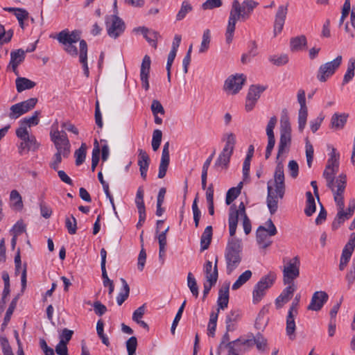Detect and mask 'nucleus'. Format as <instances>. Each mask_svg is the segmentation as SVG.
I'll list each match as a JSON object with an SVG mask.
<instances>
[{"label": "nucleus", "instance_id": "f257e3e1", "mask_svg": "<svg viewBox=\"0 0 355 355\" xmlns=\"http://www.w3.org/2000/svg\"><path fill=\"white\" fill-rule=\"evenodd\" d=\"M56 38L64 46V50L69 55L73 57L79 55V61L83 66L84 74L88 77L89 71L87 64V44L85 40H80V32L65 29L60 31Z\"/></svg>", "mask_w": 355, "mask_h": 355}, {"label": "nucleus", "instance_id": "f03ea898", "mask_svg": "<svg viewBox=\"0 0 355 355\" xmlns=\"http://www.w3.org/2000/svg\"><path fill=\"white\" fill-rule=\"evenodd\" d=\"M258 5L259 3L254 0H244L242 3H240L239 0L232 1L225 33L227 44H230L232 42L237 21L248 19Z\"/></svg>", "mask_w": 355, "mask_h": 355}, {"label": "nucleus", "instance_id": "7ed1b4c3", "mask_svg": "<svg viewBox=\"0 0 355 355\" xmlns=\"http://www.w3.org/2000/svg\"><path fill=\"white\" fill-rule=\"evenodd\" d=\"M284 166L282 162H278L274 173V185L275 187L273 191L270 182L272 180L268 182V195H267V206L271 214H274L278 208V200L283 198L285 193V183H284Z\"/></svg>", "mask_w": 355, "mask_h": 355}, {"label": "nucleus", "instance_id": "20e7f679", "mask_svg": "<svg viewBox=\"0 0 355 355\" xmlns=\"http://www.w3.org/2000/svg\"><path fill=\"white\" fill-rule=\"evenodd\" d=\"M242 248L241 240L236 238L228 240L225 253L227 274H231L239 266L242 259Z\"/></svg>", "mask_w": 355, "mask_h": 355}, {"label": "nucleus", "instance_id": "39448f33", "mask_svg": "<svg viewBox=\"0 0 355 355\" xmlns=\"http://www.w3.org/2000/svg\"><path fill=\"white\" fill-rule=\"evenodd\" d=\"M222 140L225 141V145L216 160L214 166L227 168L236 145V136L232 132H227L223 135Z\"/></svg>", "mask_w": 355, "mask_h": 355}, {"label": "nucleus", "instance_id": "423d86ee", "mask_svg": "<svg viewBox=\"0 0 355 355\" xmlns=\"http://www.w3.org/2000/svg\"><path fill=\"white\" fill-rule=\"evenodd\" d=\"M16 135L21 142L19 145V153L23 155L28 153L29 150L36 151L40 146V143L37 141L35 137L29 134L28 130L24 128H17Z\"/></svg>", "mask_w": 355, "mask_h": 355}, {"label": "nucleus", "instance_id": "0eeeda50", "mask_svg": "<svg viewBox=\"0 0 355 355\" xmlns=\"http://www.w3.org/2000/svg\"><path fill=\"white\" fill-rule=\"evenodd\" d=\"M276 279V275L270 272L267 275L262 277L255 284L252 292V301L254 304L259 302L266 294V291L270 288Z\"/></svg>", "mask_w": 355, "mask_h": 355}, {"label": "nucleus", "instance_id": "6e6552de", "mask_svg": "<svg viewBox=\"0 0 355 355\" xmlns=\"http://www.w3.org/2000/svg\"><path fill=\"white\" fill-rule=\"evenodd\" d=\"M51 140L53 142L56 150H61L64 153H70V143L64 131H60L58 122H55L51 127Z\"/></svg>", "mask_w": 355, "mask_h": 355}, {"label": "nucleus", "instance_id": "1a4fd4ad", "mask_svg": "<svg viewBox=\"0 0 355 355\" xmlns=\"http://www.w3.org/2000/svg\"><path fill=\"white\" fill-rule=\"evenodd\" d=\"M266 225L267 228L260 225L256 232L257 241L259 245H261L262 248L269 247L272 241L268 239V236H275L277 233V228L271 219L266 221Z\"/></svg>", "mask_w": 355, "mask_h": 355}, {"label": "nucleus", "instance_id": "9d476101", "mask_svg": "<svg viewBox=\"0 0 355 355\" xmlns=\"http://www.w3.org/2000/svg\"><path fill=\"white\" fill-rule=\"evenodd\" d=\"M342 61L343 57L339 55L333 60L321 64L317 73V79L321 83L326 82L340 67Z\"/></svg>", "mask_w": 355, "mask_h": 355}, {"label": "nucleus", "instance_id": "9b49d317", "mask_svg": "<svg viewBox=\"0 0 355 355\" xmlns=\"http://www.w3.org/2000/svg\"><path fill=\"white\" fill-rule=\"evenodd\" d=\"M300 261L298 256L290 259L283 268L284 284H291L300 276Z\"/></svg>", "mask_w": 355, "mask_h": 355}, {"label": "nucleus", "instance_id": "f8f14e48", "mask_svg": "<svg viewBox=\"0 0 355 355\" xmlns=\"http://www.w3.org/2000/svg\"><path fill=\"white\" fill-rule=\"evenodd\" d=\"M300 300V295H297L292 304L290 306V309L288 312V315L286 317V334L289 337L290 339L293 340L295 338V317L297 315V307L299 306Z\"/></svg>", "mask_w": 355, "mask_h": 355}, {"label": "nucleus", "instance_id": "ddd939ff", "mask_svg": "<svg viewBox=\"0 0 355 355\" xmlns=\"http://www.w3.org/2000/svg\"><path fill=\"white\" fill-rule=\"evenodd\" d=\"M105 24L108 35L114 39L122 34L125 30L123 21L116 15L107 16Z\"/></svg>", "mask_w": 355, "mask_h": 355}, {"label": "nucleus", "instance_id": "4468645a", "mask_svg": "<svg viewBox=\"0 0 355 355\" xmlns=\"http://www.w3.org/2000/svg\"><path fill=\"white\" fill-rule=\"evenodd\" d=\"M37 102V99L36 98H31L12 105L10 107L9 117L14 119L19 118L22 114L34 108Z\"/></svg>", "mask_w": 355, "mask_h": 355}, {"label": "nucleus", "instance_id": "2eb2a0df", "mask_svg": "<svg viewBox=\"0 0 355 355\" xmlns=\"http://www.w3.org/2000/svg\"><path fill=\"white\" fill-rule=\"evenodd\" d=\"M297 101L300 105L298 112V129L300 132H302L306 126L308 109L306 105L305 92L303 89H300L297 92Z\"/></svg>", "mask_w": 355, "mask_h": 355}, {"label": "nucleus", "instance_id": "dca6fc26", "mask_svg": "<svg viewBox=\"0 0 355 355\" xmlns=\"http://www.w3.org/2000/svg\"><path fill=\"white\" fill-rule=\"evenodd\" d=\"M246 77L243 73L230 76L225 82L224 89L236 94L242 89Z\"/></svg>", "mask_w": 355, "mask_h": 355}, {"label": "nucleus", "instance_id": "f3484780", "mask_svg": "<svg viewBox=\"0 0 355 355\" xmlns=\"http://www.w3.org/2000/svg\"><path fill=\"white\" fill-rule=\"evenodd\" d=\"M266 89V87L259 85H252L250 87L245 102V109L247 111H250L253 109L261 94Z\"/></svg>", "mask_w": 355, "mask_h": 355}, {"label": "nucleus", "instance_id": "a211bd4d", "mask_svg": "<svg viewBox=\"0 0 355 355\" xmlns=\"http://www.w3.org/2000/svg\"><path fill=\"white\" fill-rule=\"evenodd\" d=\"M346 187V175L340 174L336 179V191L333 193L334 200L336 202L338 210L344 209L343 193Z\"/></svg>", "mask_w": 355, "mask_h": 355}, {"label": "nucleus", "instance_id": "6ab92c4d", "mask_svg": "<svg viewBox=\"0 0 355 355\" xmlns=\"http://www.w3.org/2000/svg\"><path fill=\"white\" fill-rule=\"evenodd\" d=\"M328 299L329 295L325 291H315L312 295L311 302L308 305L307 309L313 311H319L328 301Z\"/></svg>", "mask_w": 355, "mask_h": 355}, {"label": "nucleus", "instance_id": "aec40b11", "mask_svg": "<svg viewBox=\"0 0 355 355\" xmlns=\"http://www.w3.org/2000/svg\"><path fill=\"white\" fill-rule=\"evenodd\" d=\"M248 339L238 338L231 343L227 344V355H239L240 353H245L248 349L250 345L247 343Z\"/></svg>", "mask_w": 355, "mask_h": 355}, {"label": "nucleus", "instance_id": "412c9836", "mask_svg": "<svg viewBox=\"0 0 355 355\" xmlns=\"http://www.w3.org/2000/svg\"><path fill=\"white\" fill-rule=\"evenodd\" d=\"M288 12V5L279 6L275 15L274 22V35L276 36L283 29L286 15Z\"/></svg>", "mask_w": 355, "mask_h": 355}, {"label": "nucleus", "instance_id": "4be33fe9", "mask_svg": "<svg viewBox=\"0 0 355 355\" xmlns=\"http://www.w3.org/2000/svg\"><path fill=\"white\" fill-rule=\"evenodd\" d=\"M73 331L64 329L60 335V342L55 347V352L58 355H67L68 342L71 340Z\"/></svg>", "mask_w": 355, "mask_h": 355}, {"label": "nucleus", "instance_id": "5701e85b", "mask_svg": "<svg viewBox=\"0 0 355 355\" xmlns=\"http://www.w3.org/2000/svg\"><path fill=\"white\" fill-rule=\"evenodd\" d=\"M151 60L150 58L146 55L142 60L140 70V79L141 81L142 87L145 90L149 89L148 77L150 69Z\"/></svg>", "mask_w": 355, "mask_h": 355}, {"label": "nucleus", "instance_id": "b1692460", "mask_svg": "<svg viewBox=\"0 0 355 355\" xmlns=\"http://www.w3.org/2000/svg\"><path fill=\"white\" fill-rule=\"evenodd\" d=\"M169 143L166 142L164 144L161 162L159 166L158 178H163L166 173V171L169 164Z\"/></svg>", "mask_w": 355, "mask_h": 355}, {"label": "nucleus", "instance_id": "393cba45", "mask_svg": "<svg viewBox=\"0 0 355 355\" xmlns=\"http://www.w3.org/2000/svg\"><path fill=\"white\" fill-rule=\"evenodd\" d=\"M349 114L347 113H334L331 118L330 128L334 130H339L344 128Z\"/></svg>", "mask_w": 355, "mask_h": 355}, {"label": "nucleus", "instance_id": "a878e982", "mask_svg": "<svg viewBox=\"0 0 355 355\" xmlns=\"http://www.w3.org/2000/svg\"><path fill=\"white\" fill-rule=\"evenodd\" d=\"M218 257H216L214 267L212 266V262L210 261H207L204 264L203 269L207 282H210L209 278L211 277L214 278V279H215L216 283L217 282L218 278Z\"/></svg>", "mask_w": 355, "mask_h": 355}, {"label": "nucleus", "instance_id": "bb28decb", "mask_svg": "<svg viewBox=\"0 0 355 355\" xmlns=\"http://www.w3.org/2000/svg\"><path fill=\"white\" fill-rule=\"evenodd\" d=\"M288 285V286L283 290L282 293L275 300V304L277 308H281L282 306V304H281L280 302L284 304L288 302L292 298L293 293L296 290V286L294 283Z\"/></svg>", "mask_w": 355, "mask_h": 355}, {"label": "nucleus", "instance_id": "cd10ccee", "mask_svg": "<svg viewBox=\"0 0 355 355\" xmlns=\"http://www.w3.org/2000/svg\"><path fill=\"white\" fill-rule=\"evenodd\" d=\"M229 284L223 285L218 291V298L217 300V304L218 308L217 309L218 313H219L220 309H225L227 307L229 302Z\"/></svg>", "mask_w": 355, "mask_h": 355}, {"label": "nucleus", "instance_id": "c85d7f7f", "mask_svg": "<svg viewBox=\"0 0 355 355\" xmlns=\"http://www.w3.org/2000/svg\"><path fill=\"white\" fill-rule=\"evenodd\" d=\"M25 58V51L22 49L12 51L10 53V66L16 75L18 74L17 67Z\"/></svg>", "mask_w": 355, "mask_h": 355}, {"label": "nucleus", "instance_id": "c756f323", "mask_svg": "<svg viewBox=\"0 0 355 355\" xmlns=\"http://www.w3.org/2000/svg\"><path fill=\"white\" fill-rule=\"evenodd\" d=\"M238 218L239 211L236 210V208L234 205L230 207L228 218L230 234L232 238H234V236L236 234Z\"/></svg>", "mask_w": 355, "mask_h": 355}, {"label": "nucleus", "instance_id": "7c9ffc66", "mask_svg": "<svg viewBox=\"0 0 355 355\" xmlns=\"http://www.w3.org/2000/svg\"><path fill=\"white\" fill-rule=\"evenodd\" d=\"M291 144V134H280L279 143L278 145V152L277 159L288 148Z\"/></svg>", "mask_w": 355, "mask_h": 355}, {"label": "nucleus", "instance_id": "2f4dec72", "mask_svg": "<svg viewBox=\"0 0 355 355\" xmlns=\"http://www.w3.org/2000/svg\"><path fill=\"white\" fill-rule=\"evenodd\" d=\"M307 45L306 37L304 35L291 37L290 40V49L293 52L300 51Z\"/></svg>", "mask_w": 355, "mask_h": 355}, {"label": "nucleus", "instance_id": "473e14b6", "mask_svg": "<svg viewBox=\"0 0 355 355\" xmlns=\"http://www.w3.org/2000/svg\"><path fill=\"white\" fill-rule=\"evenodd\" d=\"M40 111H35L33 114L30 117H26L19 121V127L18 128H24L28 130L32 126L37 125L39 123Z\"/></svg>", "mask_w": 355, "mask_h": 355}, {"label": "nucleus", "instance_id": "72a5a7b5", "mask_svg": "<svg viewBox=\"0 0 355 355\" xmlns=\"http://www.w3.org/2000/svg\"><path fill=\"white\" fill-rule=\"evenodd\" d=\"M135 31H140L147 42L153 47L157 46V39L158 34L157 32L149 30L145 27H139L135 29Z\"/></svg>", "mask_w": 355, "mask_h": 355}, {"label": "nucleus", "instance_id": "f704fd0d", "mask_svg": "<svg viewBox=\"0 0 355 355\" xmlns=\"http://www.w3.org/2000/svg\"><path fill=\"white\" fill-rule=\"evenodd\" d=\"M250 348L252 347L254 345H256L257 348L261 352H264L265 349L267 346V340L266 338L263 337L261 334H257L256 336L252 337V338H249L247 342Z\"/></svg>", "mask_w": 355, "mask_h": 355}, {"label": "nucleus", "instance_id": "c9c22d12", "mask_svg": "<svg viewBox=\"0 0 355 355\" xmlns=\"http://www.w3.org/2000/svg\"><path fill=\"white\" fill-rule=\"evenodd\" d=\"M213 230L211 225L207 226L200 238V251L207 250L211 242Z\"/></svg>", "mask_w": 355, "mask_h": 355}, {"label": "nucleus", "instance_id": "e433bc0d", "mask_svg": "<svg viewBox=\"0 0 355 355\" xmlns=\"http://www.w3.org/2000/svg\"><path fill=\"white\" fill-rule=\"evenodd\" d=\"M15 84L17 91L19 93H21L26 89H31L36 85L35 82L24 77H18L15 80Z\"/></svg>", "mask_w": 355, "mask_h": 355}, {"label": "nucleus", "instance_id": "4c0bfd02", "mask_svg": "<svg viewBox=\"0 0 355 355\" xmlns=\"http://www.w3.org/2000/svg\"><path fill=\"white\" fill-rule=\"evenodd\" d=\"M280 134H291V126L287 110L284 109L280 119Z\"/></svg>", "mask_w": 355, "mask_h": 355}, {"label": "nucleus", "instance_id": "58836bf2", "mask_svg": "<svg viewBox=\"0 0 355 355\" xmlns=\"http://www.w3.org/2000/svg\"><path fill=\"white\" fill-rule=\"evenodd\" d=\"M306 207L304 209V213L307 216H311L315 213L316 209L315 199L311 191L306 192Z\"/></svg>", "mask_w": 355, "mask_h": 355}, {"label": "nucleus", "instance_id": "ea45409f", "mask_svg": "<svg viewBox=\"0 0 355 355\" xmlns=\"http://www.w3.org/2000/svg\"><path fill=\"white\" fill-rule=\"evenodd\" d=\"M252 275V272L250 270L243 272L233 284L232 289L234 291L238 290L251 278Z\"/></svg>", "mask_w": 355, "mask_h": 355}, {"label": "nucleus", "instance_id": "a19ab883", "mask_svg": "<svg viewBox=\"0 0 355 355\" xmlns=\"http://www.w3.org/2000/svg\"><path fill=\"white\" fill-rule=\"evenodd\" d=\"M69 153H66L65 155V153H64L61 150H57L49 164L50 167L53 170L57 171L59 167V164L62 162V158H67Z\"/></svg>", "mask_w": 355, "mask_h": 355}, {"label": "nucleus", "instance_id": "79ce46f5", "mask_svg": "<svg viewBox=\"0 0 355 355\" xmlns=\"http://www.w3.org/2000/svg\"><path fill=\"white\" fill-rule=\"evenodd\" d=\"M349 218V217L345 214V211L344 209L338 210L331 224L332 230H337L345 220H348Z\"/></svg>", "mask_w": 355, "mask_h": 355}, {"label": "nucleus", "instance_id": "37998d69", "mask_svg": "<svg viewBox=\"0 0 355 355\" xmlns=\"http://www.w3.org/2000/svg\"><path fill=\"white\" fill-rule=\"evenodd\" d=\"M121 282L123 286V291L121 292L116 297L117 304L119 306H121L125 301L130 293V287L126 281L123 278H121Z\"/></svg>", "mask_w": 355, "mask_h": 355}, {"label": "nucleus", "instance_id": "c03bdc74", "mask_svg": "<svg viewBox=\"0 0 355 355\" xmlns=\"http://www.w3.org/2000/svg\"><path fill=\"white\" fill-rule=\"evenodd\" d=\"M150 157L146 152L142 149L138 150V165L139 168H148Z\"/></svg>", "mask_w": 355, "mask_h": 355}, {"label": "nucleus", "instance_id": "a18cd8bd", "mask_svg": "<svg viewBox=\"0 0 355 355\" xmlns=\"http://www.w3.org/2000/svg\"><path fill=\"white\" fill-rule=\"evenodd\" d=\"M157 239L159 247V258L160 261L163 263L166 246V236L165 235V233H159V235L157 236Z\"/></svg>", "mask_w": 355, "mask_h": 355}, {"label": "nucleus", "instance_id": "49530a36", "mask_svg": "<svg viewBox=\"0 0 355 355\" xmlns=\"http://www.w3.org/2000/svg\"><path fill=\"white\" fill-rule=\"evenodd\" d=\"M210 42H211L210 31L209 29H206L203 32L202 40L201 44H200V46L199 49L200 53H205L208 50V49L209 47Z\"/></svg>", "mask_w": 355, "mask_h": 355}, {"label": "nucleus", "instance_id": "de8ad7c7", "mask_svg": "<svg viewBox=\"0 0 355 355\" xmlns=\"http://www.w3.org/2000/svg\"><path fill=\"white\" fill-rule=\"evenodd\" d=\"M187 286L189 288L192 295L195 297H198L199 294L198 286L197 285L195 277L191 272H189L187 275Z\"/></svg>", "mask_w": 355, "mask_h": 355}, {"label": "nucleus", "instance_id": "09e8293b", "mask_svg": "<svg viewBox=\"0 0 355 355\" xmlns=\"http://www.w3.org/2000/svg\"><path fill=\"white\" fill-rule=\"evenodd\" d=\"M218 312H211L210 313V318L209 322L208 324V335L209 336L213 337L215 334V331L216 329V324H217V320H218Z\"/></svg>", "mask_w": 355, "mask_h": 355}, {"label": "nucleus", "instance_id": "8fccbe9b", "mask_svg": "<svg viewBox=\"0 0 355 355\" xmlns=\"http://www.w3.org/2000/svg\"><path fill=\"white\" fill-rule=\"evenodd\" d=\"M305 149H306V163L309 168H311L312 166V162L313 159V154L314 150L313 145L311 144L308 138L305 139Z\"/></svg>", "mask_w": 355, "mask_h": 355}, {"label": "nucleus", "instance_id": "3c124183", "mask_svg": "<svg viewBox=\"0 0 355 355\" xmlns=\"http://www.w3.org/2000/svg\"><path fill=\"white\" fill-rule=\"evenodd\" d=\"M241 314L239 311H231L230 313L226 316L225 323L226 329L227 331L232 330L231 328V323L236 322L240 318Z\"/></svg>", "mask_w": 355, "mask_h": 355}, {"label": "nucleus", "instance_id": "603ef678", "mask_svg": "<svg viewBox=\"0 0 355 355\" xmlns=\"http://www.w3.org/2000/svg\"><path fill=\"white\" fill-rule=\"evenodd\" d=\"M162 138V132L160 130H155L153 133L152 148L154 151H157L160 146Z\"/></svg>", "mask_w": 355, "mask_h": 355}, {"label": "nucleus", "instance_id": "864d4df0", "mask_svg": "<svg viewBox=\"0 0 355 355\" xmlns=\"http://www.w3.org/2000/svg\"><path fill=\"white\" fill-rule=\"evenodd\" d=\"M269 60L276 66H282L288 63V57L286 54H282L278 55H271L269 57Z\"/></svg>", "mask_w": 355, "mask_h": 355}, {"label": "nucleus", "instance_id": "5fc2aeb1", "mask_svg": "<svg viewBox=\"0 0 355 355\" xmlns=\"http://www.w3.org/2000/svg\"><path fill=\"white\" fill-rule=\"evenodd\" d=\"M86 156V146L85 144H83L81 146L76 150L75 152V157H76V165L82 164L85 159Z\"/></svg>", "mask_w": 355, "mask_h": 355}, {"label": "nucleus", "instance_id": "6e6d98bb", "mask_svg": "<svg viewBox=\"0 0 355 355\" xmlns=\"http://www.w3.org/2000/svg\"><path fill=\"white\" fill-rule=\"evenodd\" d=\"M100 149L97 140L94 141V147L92 150V170L94 171L99 161Z\"/></svg>", "mask_w": 355, "mask_h": 355}, {"label": "nucleus", "instance_id": "4d7b16f0", "mask_svg": "<svg viewBox=\"0 0 355 355\" xmlns=\"http://www.w3.org/2000/svg\"><path fill=\"white\" fill-rule=\"evenodd\" d=\"M277 122V119L276 116H274L270 117V119L267 124L266 129V135L268 137V139L275 138L274 129L275 128Z\"/></svg>", "mask_w": 355, "mask_h": 355}, {"label": "nucleus", "instance_id": "13d9d810", "mask_svg": "<svg viewBox=\"0 0 355 355\" xmlns=\"http://www.w3.org/2000/svg\"><path fill=\"white\" fill-rule=\"evenodd\" d=\"M192 10L193 6L191 4L187 1H184L182 3L180 10H179V20L183 19Z\"/></svg>", "mask_w": 355, "mask_h": 355}, {"label": "nucleus", "instance_id": "bf43d9fd", "mask_svg": "<svg viewBox=\"0 0 355 355\" xmlns=\"http://www.w3.org/2000/svg\"><path fill=\"white\" fill-rule=\"evenodd\" d=\"M17 297H15L12 300V302L6 313V315L4 317V321H3V323L2 324L3 327H6L7 325L8 322L10 321L11 315L17 306Z\"/></svg>", "mask_w": 355, "mask_h": 355}, {"label": "nucleus", "instance_id": "052dcab7", "mask_svg": "<svg viewBox=\"0 0 355 355\" xmlns=\"http://www.w3.org/2000/svg\"><path fill=\"white\" fill-rule=\"evenodd\" d=\"M176 56V49L175 46H173L172 50L171 51L170 53L168 54V59H167V63H166V71H167V77L168 80L171 81V67L172 66V64Z\"/></svg>", "mask_w": 355, "mask_h": 355}, {"label": "nucleus", "instance_id": "680f3d73", "mask_svg": "<svg viewBox=\"0 0 355 355\" xmlns=\"http://www.w3.org/2000/svg\"><path fill=\"white\" fill-rule=\"evenodd\" d=\"M335 148H333L332 153L330 158L328 159L327 164L325 168L334 169L338 171L339 162L338 158L336 157L335 154Z\"/></svg>", "mask_w": 355, "mask_h": 355}, {"label": "nucleus", "instance_id": "e2e57ef3", "mask_svg": "<svg viewBox=\"0 0 355 355\" xmlns=\"http://www.w3.org/2000/svg\"><path fill=\"white\" fill-rule=\"evenodd\" d=\"M65 225L70 234H76L77 229V223L76 218L73 216H71V218H66Z\"/></svg>", "mask_w": 355, "mask_h": 355}, {"label": "nucleus", "instance_id": "0e129e2a", "mask_svg": "<svg viewBox=\"0 0 355 355\" xmlns=\"http://www.w3.org/2000/svg\"><path fill=\"white\" fill-rule=\"evenodd\" d=\"M26 230V225L24 223L19 220L17 221V223L13 226L12 230H10L11 234L14 236V237H17L21 235Z\"/></svg>", "mask_w": 355, "mask_h": 355}, {"label": "nucleus", "instance_id": "69168bd1", "mask_svg": "<svg viewBox=\"0 0 355 355\" xmlns=\"http://www.w3.org/2000/svg\"><path fill=\"white\" fill-rule=\"evenodd\" d=\"M137 345V340L135 336L130 337L126 342V348L128 355H133L135 353Z\"/></svg>", "mask_w": 355, "mask_h": 355}, {"label": "nucleus", "instance_id": "338daca9", "mask_svg": "<svg viewBox=\"0 0 355 355\" xmlns=\"http://www.w3.org/2000/svg\"><path fill=\"white\" fill-rule=\"evenodd\" d=\"M324 119V116L320 114L317 118L310 121V128L313 133L320 128Z\"/></svg>", "mask_w": 355, "mask_h": 355}, {"label": "nucleus", "instance_id": "774afa93", "mask_svg": "<svg viewBox=\"0 0 355 355\" xmlns=\"http://www.w3.org/2000/svg\"><path fill=\"white\" fill-rule=\"evenodd\" d=\"M355 248V233H352L350 236V239L347 244L345 245L343 252H349V254L352 255V253Z\"/></svg>", "mask_w": 355, "mask_h": 355}]
</instances>
